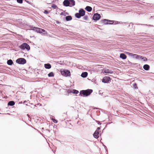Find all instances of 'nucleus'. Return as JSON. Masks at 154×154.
Wrapping results in <instances>:
<instances>
[{"mask_svg": "<svg viewBox=\"0 0 154 154\" xmlns=\"http://www.w3.org/2000/svg\"><path fill=\"white\" fill-rule=\"evenodd\" d=\"M133 87L134 89H137L138 88L137 86V85L136 83H134L133 85Z\"/></svg>", "mask_w": 154, "mask_h": 154, "instance_id": "nucleus-30", "label": "nucleus"}, {"mask_svg": "<svg viewBox=\"0 0 154 154\" xmlns=\"http://www.w3.org/2000/svg\"><path fill=\"white\" fill-rule=\"evenodd\" d=\"M88 73L87 72H83L81 75V76L83 78H86L88 76Z\"/></svg>", "mask_w": 154, "mask_h": 154, "instance_id": "nucleus-16", "label": "nucleus"}, {"mask_svg": "<svg viewBox=\"0 0 154 154\" xmlns=\"http://www.w3.org/2000/svg\"><path fill=\"white\" fill-rule=\"evenodd\" d=\"M141 57V56L140 55H138L137 54H134V58H135L136 59H138L139 60L140 58Z\"/></svg>", "mask_w": 154, "mask_h": 154, "instance_id": "nucleus-22", "label": "nucleus"}, {"mask_svg": "<svg viewBox=\"0 0 154 154\" xmlns=\"http://www.w3.org/2000/svg\"><path fill=\"white\" fill-rule=\"evenodd\" d=\"M100 129V127H98L96 130H97L99 131Z\"/></svg>", "mask_w": 154, "mask_h": 154, "instance_id": "nucleus-41", "label": "nucleus"}, {"mask_svg": "<svg viewBox=\"0 0 154 154\" xmlns=\"http://www.w3.org/2000/svg\"><path fill=\"white\" fill-rule=\"evenodd\" d=\"M17 3L20 4H22L23 3V0H17Z\"/></svg>", "mask_w": 154, "mask_h": 154, "instance_id": "nucleus-31", "label": "nucleus"}, {"mask_svg": "<svg viewBox=\"0 0 154 154\" xmlns=\"http://www.w3.org/2000/svg\"><path fill=\"white\" fill-rule=\"evenodd\" d=\"M7 63L8 65L11 66L13 64V62L10 59L8 60Z\"/></svg>", "mask_w": 154, "mask_h": 154, "instance_id": "nucleus-18", "label": "nucleus"}, {"mask_svg": "<svg viewBox=\"0 0 154 154\" xmlns=\"http://www.w3.org/2000/svg\"><path fill=\"white\" fill-rule=\"evenodd\" d=\"M104 72L105 73H113V72L112 71L110 70L109 69H106L104 70Z\"/></svg>", "mask_w": 154, "mask_h": 154, "instance_id": "nucleus-19", "label": "nucleus"}, {"mask_svg": "<svg viewBox=\"0 0 154 154\" xmlns=\"http://www.w3.org/2000/svg\"><path fill=\"white\" fill-rule=\"evenodd\" d=\"M109 21H111V20L107 19H104L101 20L100 22L102 23H103L104 24H110L111 22H110Z\"/></svg>", "mask_w": 154, "mask_h": 154, "instance_id": "nucleus-9", "label": "nucleus"}, {"mask_svg": "<svg viewBox=\"0 0 154 154\" xmlns=\"http://www.w3.org/2000/svg\"><path fill=\"white\" fill-rule=\"evenodd\" d=\"M134 54H134L132 53V54L131 55V57H132L133 58H134Z\"/></svg>", "mask_w": 154, "mask_h": 154, "instance_id": "nucleus-39", "label": "nucleus"}, {"mask_svg": "<svg viewBox=\"0 0 154 154\" xmlns=\"http://www.w3.org/2000/svg\"><path fill=\"white\" fill-rule=\"evenodd\" d=\"M72 90L69 89L67 90V93H68V94H66V95L68 96L69 95V94L72 93Z\"/></svg>", "mask_w": 154, "mask_h": 154, "instance_id": "nucleus-26", "label": "nucleus"}, {"mask_svg": "<svg viewBox=\"0 0 154 154\" xmlns=\"http://www.w3.org/2000/svg\"><path fill=\"white\" fill-rule=\"evenodd\" d=\"M94 133H96V134H99V131L97 130H96Z\"/></svg>", "mask_w": 154, "mask_h": 154, "instance_id": "nucleus-36", "label": "nucleus"}, {"mask_svg": "<svg viewBox=\"0 0 154 154\" xmlns=\"http://www.w3.org/2000/svg\"><path fill=\"white\" fill-rule=\"evenodd\" d=\"M85 9L87 11L90 12L92 10V8L89 6H87L85 8Z\"/></svg>", "mask_w": 154, "mask_h": 154, "instance_id": "nucleus-15", "label": "nucleus"}, {"mask_svg": "<svg viewBox=\"0 0 154 154\" xmlns=\"http://www.w3.org/2000/svg\"><path fill=\"white\" fill-rule=\"evenodd\" d=\"M92 92V90L91 89L82 90L80 91V94H82L84 97H87L89 96Z\"/></svg>", "mask_w": 154, "mask_h": 154, "instance_id": "nucleus-2", "label": "nucleus"}, {"mask_svg": "<svg viewBox=\"0 0 154 154\" xmlns=\"http://www.w3.org/2000/svg\"><path fill=\"white\" fill-rule=\"evenodd\" d=\"M88 16H87V15L84 16L82 18V19L84 20H88Z\"/></svg>", "mask_w": 154, "mask_h": 154, "instance_id": "nucleus-29", "label": "nucleus"}, {"mask_svg": "<svg viewBox=\"0 0 154 154\" xmlns=\"http://www.w3.org/2000/svg\"><path fill=\"white\" fill-rule=\"evenodd\" d=\"M120 57L122 59H125L127 58L126 55L124 53H121L120 54Z\"/></svg>", "mask_w": 154, "mask_h": 154, "instance_id": "nucleus-13", "label": "nucleus"}, {"mask_svg": "<svg viewBox=\"0 0 154 154\" xmlns=\"http://www.w3.org/2000/svg\"><path fill=\"white\" fill-rule=\"evenodd\" d=\"M143 60L144 61H146L147 60V59L146 57H143L141 56V57L140 58L139 60Z\"/></svg>", "mask_w": 154, "mask_h": 154, "instance_id": "nucleus-23", "label": "nucleus"}, {"mask_svg": "<svg viewBox=\"0 0 154 154\" xmlns=\"http://www.w3.org/2000/svg\"><path fill=\"white\" fill-rule=\"evenodd\" d=\"M111 79L109 77H105L103 78L102 80V82H103L104 83H108L110 81Z\"/></svg>", "mask_w": 154, "mask_h": 154, "instance_id": "nucleus-8", "label": "nucleus"}, {"mask_svg": "<svg viewBox=\"0 0 154 154\" xmlns=\"http://www.w3.org/2000/svg\"><path fill=\"white\" fill-rule=\"evenodd\" d=\"M39 28L34 27L33 29H31V30H33L38 33L39 32Z\"/></svg>", "mask_w": 154, "mask_h": 154, "instance_id": "nucleus-21", "label": "nucleus"}, {"mask_svg": "<svg viewBox=\"0 0 154 154\" xmlns=\"http://www.w3.org/2000/svg\"><path fill=\"white\" fill-rule=\"evenodd\" d=\"M44 67L46 69H49L51 68V66L49 63H47L44 64Z\"/></svg>", "mask_w": 154, "mask_h": 154, "instance_id": "nucleus-12", "label": "nucleus"}, {"mask_svg": "<svg viewBox=\"0 0 154 154\" xmlns=\"http://www.w3.org/2000/svg\"><path fill=\"white\" fill-rule=\"evenodd\" d=\"M138 68H140V69H141V68H142V67H141V66H140V64H139V65H138Z\"/></svg>", "mask_w": 154, "mask_h": 154, "instance_id": "nucleus-40", "label": "nucleus"}, {"mask_svg": "<svg viewBox=\"0 0 154 154\" xmlns=\"http://www.w3.org/2000/svg\"><path fill=\"white\" fill-rule=\"evenodd\" d=\"M126 54H127L128 56H131V55L132 54V53H130L128 52H126Z\"/></svg>", "mask_w": 154, "mask_h": 154, "instance_id": "nucleus-33", "label": "nucleus"}, {"mask_svg": "<svg viewBox=\"0 0 154 154\" xmlns=\"http://www.w3.org/2000/svg\"><path fill=\"white\" fill-rule=\"evenodd\" d=\"M72 93L73 94H78L79 92L78 91L75 89H72Z\"/></svg>", "mask_w": 154, "mask_h": 154, "instance_id": "nucleus-25", "label": "nucleus"}, {"mask_svg": "<svg viewBox=\"0 0 154 154\" xmlns=\"http://www.w3.org/2000/svg\"><path fill=\"white\" fill-rule=\"evenodd\" d=\"M29 27L30 28V29H29V30H31V29H33L34 27L32 26H29Z\"/></svg>", "mask_w": 154, "mask_h": 154, "instance_id": "nucleus-37", "label": "nucleus"}, {"mask_svg": "<svg viewBox=\"0 0 154 154\" xmlns=\"http://www.w3.org/2000/svg\"><path fill=\"white\" fill-rule=\"evenodd\" d=\"M56 23L58 24H59L60 23V22L59 21H57L56 22Z\"/></svg>", "mask_w": 154, "mask_h": 154, "instance_id": "nucleus-42", "label": "nucleus"}, {"mask_svg": "<svg viewBox=\"0 0 154 154\" xmlns=\"http://www.w3.org/2000/svg\"><path fill=\"white\" fill-rule=\"evenodd\" d=\"M38 33H42L43 34H47V32L44 29L39 28Z\"/></svg>", "mask_w": 154, "mask_h": 154, "instance_id": "nucleus-11", "label": "nucleus"}, {"mask_svg": "<svg viewBox=\"0 0 154 154\" xmlns=\"http://www.w3.org/2000/svg\"><path fill=\"white\" fill-rule=\"evenodd\" d=\"M98 124H99V125H101V123H100V122H99L98 123Z\"/></svg>", "mask_w": 154, "mask_h": 154, "instance_id": "nucleus-43", "label": "nucleus"}, {"mask_svg": "<svg viewBox=\"0 0 154 154\" xmlns=\"http://www.w3.org/2000/svg\"><path fill=\"white\" fill-rule=\"evenodd\" d=\"M15 104V102L13 101H9L8 103V106H13Z\"/></svg>", "mask_w": 154, "mask_h": 154, "instance_id": "nucleus-17", "label": "nucleus"}, {"mask_svg": "<svg viewBox=\"0 0 154 154\" xmlns=\"http://www.w3.org/2000/svg\"><path fill=\"white\" fill-rule=\"evenodd\" d=\"M100 15L97 13H96L94 14L93 17V20H94L97 21L99 20L101 18Z\"/></svg>", "mask_w": 154, "mask_h": 154, "instance_id": "nucleus-7", "label": "nucleus"}, {"mask_svg": "<svg viewBox=\"0 0 154 154\" xmlns=\"http://www.w3.org/2000/svg\"><path fill=\"white\" fill-rule=\"evenodd\" d=\"M27 2H28V1H27Z\"/></svg>", "mask_w": 154, "mask_h": 154, "instance_id": "nucleus-45", "label": "nucleus"}, {"mask_svg": "<svg viewBox=\"0 0 154 154\" xmlns=\"http://www.w3.org/2000/svg\"><path fill=\"white\" fill-rule=\"evenodd\" d=\"M52 120L54 123H56L58 122V121L55 119H52Z\"/></svg>", "mask_w": 154, "mask_h": 154, "instance_id": "nucleus-32", "label": "nucleus"}, {"mask_svg": "<svg viewBox=\"0 0 154 154\" xmlns=\"http://www.w3.org/2000/svg\"><path fill=\"white\" fill-rule=\"evenodd\" d=\"M60 72L62 75L66 77L70 76L71 75L70 72L68 69H63L62 70H61Z\"/></svg>", "mask_w": 154, "mask_h": 154, "instance_id": "nucleus-4", "label": "nucleus"}, {"mask_svg": "<svg viewBox=\"0 0 154 154\" xmlns=\"http://www.w3.org/2000/svg\"><path fill=\"white\" fill-rule=\"evenodd\" d=\"M16 62L19 64H24L26 63V61L24 58H20L16 60Z\"/></svg>", "mask_w": 154, "mask_h": 154, "instance_id": "nucleus-6", "label": "nucleus"}, {"mask_svg": "<svg viewBox=\"0 0 154 154\" xmlns=\"http://www.w3.org/2000/svg\"><path fill=\"white\" fill-rule=\"evenodd\" d=\"M51 7L54 9H56L58 8V7L57 6L55 5V4H53L51 5Z\"/></svg>", "mask_w": 154, "mask_h": 154, "instance_id": "nucleus-28", "label": "nucleus"}, {"mask_svg": "<svg viewBox=\"0 0 154 154\" xmlns=\"http://www.w3.org/2000/svg\"><path fill=\"white\" fill-rule=\"evenodd\" d=\"M103 146L104 147V148L106 150V151L107 152V149L105 145H103Z\"/></svg>", "mask_w": 154, "mask_h": 154, "instance_id": "nucleus-38", "label": "nucleus"}, {"mask_svg": "<svg viewBox=\"0 0 154 154\" xmlns=\"http://www.w3.org/2000/svg\"><path fill=\"white\" fill-rule=\"evenodd\" d=\"M133 24L132 23H130L129 25H128V27H130L131 26L132 27H133Z\"/></svg>", "mask_w": 154, "mask_h": 154, "instance_id": "nucleus-35", "label": "nucleus"}, {"mask_svg": "<svg viewBox=\"0 0 154 154\" xmlns=\"http://www.w3.org/2000/svg\"><path fill=\"white\" fill-rule=\"evenodd\" d=\"M48 76L49 77H53L54 76V74L53 72H51L48 74Z\"/></svg>", "mask_w": 154, "mask_h": 154, "instance_id": "nucleus-24", "label": "nucleus"}, {"mask_svg": "<svg viewBox=\"0 0 154 154\" xmlns=\"http://www.w3.org/2000/svg\"><path fill=\"white\" fill-rule=\"evenodd\" d=\"M44 13L45 14H47L49 13V12L47 10H45L44 11Z\"/></svg>", "mask_w": 154, "mask_h": 154, "instance_id": "nucleus-34", "label": "nucleus"}, {"mask_svg": "<svg viewBox=\"0 0 154 154\" xmlns=\"http://www.w3.org/2000/svg\"><path fill=\"white\" fill-rule=\"evenodd\" d=\"M85 10L81 8L79 9L78 13H76L75 14V16L76 18L79 19L82 17H83L85 15Z\"/></svg>", "mask_w": 154, "mask_h": 154, "instance_id": "nucleus-3", "label": "nucleus"}, {"mask_svg": "<svg viewBox=\"0 0 154 154\" xmlns=\"http://www.w3.org/2000/svg\"><path fill=\"white\" fill-rule=\"evenodd\" d=\"M143 68L146 70H148L150 68V66L148 64H145L143 66Z\"/></svg>", "mask_w": 154, "mask_h": 154, "instance_id": "nucleus-14", "label": "nucleus"}, {"mask_svg": "<svg viewBox=\"0 0 154 154\" xmlns=\"http://www.w3.org/2000/svg\"><path fill=\"white\" fill-rule=\"evenodd\" d=\"M93 136L94 138L96 139L98 138L99 137V134L96 133H94L93 134Z\"/></svg>", "mask_w": 154, "mask_h": 154, "instance_id": "nucleus-27", "label": "nucleus"}, {"mask_svg": "<svg viewBox=\"0 0 154 154\" xmlns=\"http://www.w3.org/2000/svg\"><path fill=\"white\" fill-rule=\"evenodd\" d=\"M137 64V63H135L134 64V65H136V64Z\"/></svg>", "mask_w": 154, "mask_h": 154, "instance_id": "nucleus-44", "label": "nucleus"}, {"mask_svg": "<svg viewBox=\"0 0 154 154\" xmlns=\"http://www.w3.org/2000/svg\"><path fill=\"white\" fill-rule=\"evenodd\" d=\"M66 21H69L72 20V17L71 16H68L66 17Z\"/></svg>", "mask_w": 154, "mask_h": 154, "instance_id": "nucleus-20", "label": "nucleus"}, {"mask_svg": "<svg viewBox=\"0 0 154 154\" xmlns=\"http://www.w3.org/2000/svg\"><path fill=\"white\" fill-rule=\"evenodd\" d=\"M19 47L23 50L26 49L27 51H29L30 49V47L29 45L26 43L22 44Z\"/></svg>", "mask_w": 154, "mask_h": 154, "instance_id": "nucleus-5", "label": "nucleus"}, {"mask_svg": "<svg viewBox=\"0 0 154 154\" xmlns=\"http://www.w3.org/2000/svg\"><path fill=\"white\" fill-rule=\"evenodd\" d=\"M63 4L65 7H72L75 5V2L74 0H64Z\"/></svg>", "mask_w": 154, "mask_h": 154, "instance_id": "nucleus-1", "label": "nucleus"}, {"mask_svg": "<svg viewBox=\"0 0 154 154\" xmlns=\"http://www.w3.org/2000/svg\"><path fill=\"white\" fill-rule=\"evenodd\" d=\"M111 22L110 23V24H122L123 23L122 22H119L115 20H111V21H109Z\"/></svg>", "mask_w": 154, "mask_h": 154, "instance_id": "nucleus-10", "label": "nucleus"}]
</instances>
